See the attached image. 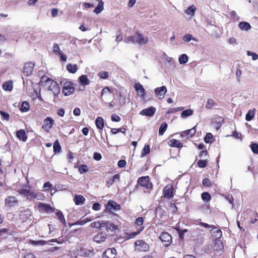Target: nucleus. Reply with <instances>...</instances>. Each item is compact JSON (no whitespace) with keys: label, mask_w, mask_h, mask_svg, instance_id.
Wrapping results in <instances>:
<instances>
[{"label":"nucleus","mask_w":258,"mask_h":258,"mask_svg":"<svg viewBox=\"0 0 258 258\" xmlns=\"http://www.w3.org/2000/svg\"><path fill=\"white\" fill-rule=\"evenodd\" d=\"M92 228L98 229L100 232L93 237V241L97 243L104 242L107 237V233H114L118 229L117 226L108 220H98L92 222L90 224Z\"/></svg>","instance_id":"1"},{"label":"nucleus","mask_w":258,"mask_h":258,"mask_svg":"<svg viewBox=\"0 0 258 258\" xmlns=\"http://www.w3.org/2000/svg\"><path fill=\"white\" fill-rule=\"evenodd\" d=\"M42 86L53 92L54 98L59 92V87L56 82L52 80L46 76H43L39 83Z\"/></svg>","instance_id":"2"},{"label":"nucleus","mask_w":258,"mask_h":258,"mask_svg":"<svg viewBox=\"0 0 258 258\" xmlns=\"http://www.w3.org/2000/svg\"><path fill=\"white\" fill-rule=\"evenodd\" d=\"M148 41V38L146 36H144L138 31L134 35L125 37L124 39V42L125 43L131 42L134 44L138 43L140 45L146 44Z\"/></svg>","instance_id":"3"},{"label":"nucleus","mask_w":258,"mask_h":258,"mask_svg":"<svg viewBox=\"0 0 258 258\" xmlns=\"http://www.w3.org/2000/svg\"><path fill=\"white\" fill-rule=\"evenodd\" d=\"M18 192L20 195H23L26 197L27 199L29 200L36 199L37 197V194L33 190L23 188L19 189Z\"/></svg>","instance_id":"4"},{"label":"nucleus","mask_w":258,"mask_h":258,"mask_svg":"<svg viewBox=\"0 0 258 258\" xmlns=\"http://www.w3.org/2000/svg\"><path fill=\"white\" fill-rule=\"evenodd\" d=\"M78 254L81 256L90 257L95 254V252L93 248L88 249L84 247H81L78 250Z\"/></svg>","instance_id":"5"},{"label":"nucleus","mask_w":258,"mask_h":258,"mask_svg":"<svg viewBox=\"0 0 258 258\" xmlns=\"http://www.w3.org/2000/svg\"><path fill=\"white\" fill-rule=\"evenodd\" d=\"M138 183L142 186L145 187L147 189H150L152 188V184L150 181L149 177L148 176L139 178Z\"/></svg>","instance_id":"6"},{"label":"nucleus","mask_w":258,"mask_h":258,"mask_svg":"<svg viewBox=\"0 0 258 258\" xmlns=\"http://www.w3.org/2000/svg\"><path fill=\"white\" fill-rule=\"evenodd\" d=\"M106 209L110 213H113L120 210V205L116 203L115 202L109 200L106 205Z\"/></svg>","instance_id":"7"},{"label":"nucleus","mask_w":258,"mask_h":258,"mask_svg":"<svg viewBox=\"0 0 258 258\" xmlns=\"http://www.w3.org/2000/svg\"><path fill=\"white\" fill-rule=\"evenodd\" d=\"M136 248L141 251H148L149 249V245L145 241L138 240L135 242Z\"/></svg>","instance_id":"8"},{"label":"nucleus","mask_w":258,"mask_h":258,"mask_svg":"<svg viewBox=\"0 0 258 258\" xmlns=\"http://www.w3.org/2000/svg\"><path fill=\"white\" fill-rule=\"evenodd\" d=\"M75 89L73 87V84L71 82H67L64 83L62 93L64 95L68 96L74 93Z\"/></svg>","instance_id":"9"},{"label":"nucleus","mask_w":258,"mask_h":258,"mask_svg":"<svg viewBox=\"0 0 258 258\" xmlns=\"http://www.w3.org/2000/svg\"><path fill=\"white\" fill-rule=\"evenodd\" d=\"M54 121L53 119L47 117L44 120V123L42 125V128L46 132H49V130L52 127Z\"/></svg>","instance_id":"10"},{"label":"nucleus","mask_w":258,"mask_h":258,"mask_svg":"<svg viewBox=\"0 0 258 258\" xmlns=\"http://www.w3.org/2000/svg\"><path fill=\"white\" fill-rule=\"evenodd\" d=\"M34 64L32 62L25 63L24 66L23 73L27 77L32 74Z\"/></svg>","instance_id":"11"},{"label":"nucleus","mask_w":258,"mask_h":258,"mask_svg":"<svg viewBox=\"0 0 258 258\" xmlns=\"http://www.w3.org/2000/svg\"><path fill=\"white\" fill-rule=\"evenodd\" d=\"M159 238L162 242L166 243L165 245H169L171 243L172 237L167 232H163L160 234Z\"/></svg>","instance_id":"12"},{"label":"nucleus","mask_w":258,"mask_h":258,"mask_svg":"<svg viewBox=\"0 0 258 258\" xmlns=\"http://www.w3.org/2000/svg\"><path fill=\"white\" fill-rule=\"evenodd\" d=\"M167 92L166 87L163 86L160 87H157L155 89V93L156 95L158 97L159 99H162L164 98L165 94Z\"/></svg>","instance_id":"13"},{"label":"nucleus","mask_w":258,"mask_h":258,"mask_svg":"<svg viewBox=\"0 0 258 258\" xmlns=\"http://www.w3.org/2000/svg\"><path fill=\"white\" fill-rule=\"evenodd\" d=\"M174 188L172 185L170 186H165L163 190V197L165 198L170 199L173 196Z\"/></svg>","instance_id":"14"},{"label":"nucleus","mask_w":258,"mask_h":258,"mask_svg":"<svg viewBox=\"0 0 258 258\" xmlns=\"http://www.w3.org/2000/svg\"><path fill=\"white\" fill-rule=\"evenodd\" d=\"M156 111V108L153 106L143 109L140 113L142 115L147 116H152L154 115Z\"/></svg>","instance_id":"15"},{"label":"nucleus","mask_w":258,"mask_h":258,"mask_svg":"<svg viewBox=\"0 0 258 258\" xmlns=\"http://www.w3.org/2000/svg\"><path fill=\"white\" fill-rule=\"evenodd\" d=\"M116 250L114 248H108L103 253V258H115Z\"/></svg>","instance_id":"16"},{"label":"nucleus","mask_w":258,"mask_h":258,"mask_svg":"<svg viewBox=\"0 0 258 258\" xmlns=\"http://www.w3.org/2000/svg\"><path fill=\"white\" fill-rule=\"evenodd\" d=\"M38 207L40 211L46 213H52L54 211V209L49 205L45 203H39Z\"/></svg>","instance_id":"17"},{"label":"nucleus","mask_w":258,"mask_h":258,"mask_svg":"<svg viewBox=\"0 0 258 258\" xmlns=\"http://www.w3.org/2000/svg\"><path fill=\"white\" fill-rule=\"evenodd\" d=\"M32 213L29 209L24 210L21 211L19 216L20 219L23 222L27 221L31 216Z\"/></svg>","instance_id":"18"},{"label":"nucleus","mask_w":258,"mask_h":258,"mask_svg":"<svg viewBox=\"0 0 258 258\" xmlns=\"http://www.w3.org/2000/svg\"><path fill=\"white\" fill-rule=\"evenodd\" d=\"M134 88L136 91L138 92V94L141 96L143 99L145 98V90L143 88V86L139 83H136L134 85Z\"/></svg>","instance_id":"19"},{"label":"nucleus","mask_w":258,"mask_h":258,"mask_svg":"<svg viewBox=\"0 0 258 258\" xmlns=\"http://www.w3.org/2000/svg\"><path fill=\"white\" fill-rule=\"evenodd\" d=\"M18 203V201L16 198L14 196L8 197L5 200V203L9 207H12L14 204H17Z\"/></svg>","instance_id":"20"},{"label":"nucleus","mask_w":258,"mask_h":258,"mask_svg":"<svg viewBox=\"0 0 258 258\" xmlns=\"http://www.w3.org/2000/svg\"><path fill=\"white\" fill-rule=\"evenodd\" d=\"M16 135L17 138L23 142H26L27 140L25 131L24 130H20L17 132Z\"/></svg>","instance_id":"21"},{"label":"nucleus","mask_w":258,"mask_h":258,"mask_svg":"<svg viewBox=\"0 0 258 258\" xmlns=\"http://www.w3.org/2000/svg\"><path fill=\"white\" fill-rule=\"evenodd\" d=\"M196 131L195 128L194 127L190 130H187L181 133V136L182 137H186V138L191 137L195 134Z\"/></svg>","instance_id":"22"},{"label":"nucleus","mask_w":258,"mask_h":258,"mask_svg":"<svg viewBox=\"0 0 258 258\" xmlns=\"http://www.w3.org/2000/svg\"><path fill=\"white\" fill-rule=\"evenodd\" d=\"M211 233L212 236L217 240L220 238L222 235L221 230L216 228L215 227L211 230Z\"/></svg>","instance_id":"23"},{"label":"nucleus","mask_w":258,"mask_h":258,"mask_svg":"<svg viewBox=\"0 0 258 258\" xmlns=\"http://www.w3.org/2000/svg\"><path fill=\"white\" fill-rule=\"evenodd\" d=\"M74 201L76 205H82L85 201V198L82 195H76Z\"/></svg>","instance_id":"24"},{"label":"nucleus","mask_w":258,"mask_h":258,"mask_svg":"<svg viewBox=\"0 0 258 258\" xmlns=\"http://www.w3.org/2000/svg\"><path fill=\"white\" fill-rule=\"evenodd\" d=\"M104 2L102 0L99 1L97 7L93 10V12L96 14L100 13L104 9Z\"/></svg>","instance_id":"25"},{"label":"nucleus","mask_w":258,"mask_h":258,"mask_svg":"<svg viewBox=\"0 0 258 258\" xmlns=\"http://www.w3.org/2000/svg\"><path fill=\"white\" fill-rule=\"evenodd\" d=\"M92 220V219L90 218H84V217L81 218L79 220L76 221L75 223L73 224V225H84L86 223L90 222Z\"/></svg>","instance_id":"26"},{"label":"nucleus","mask_w":258,"mask_h":258,"mask_svg":"<svg viewBox=\"0 0 258 258\" xmlns=\"http://www.w3.org/2000/svg\"><path fill=\"white\" fill-rule=\"evenodd\" d=\"M223 247L224 246L223 243L221 240L218 239L215 241L214 247V250L215 251L219 252L223 249Z\"/></svg>","instance_id":"27"},{"label":"nucleus","mask_w":258,"mask_h":258,"mask_svg":"<svg viewBox=\"0 0 258 258\" xmlns=\"http://www.w3.org/2000/svg\"><path fill=\"white\" fill-rule=\"evenodd\" d=\"M96 127L100 130H102L104 127V120L101 117H98L95 120Z\"/></svg>","instance_id":"28"},{"label":"nucleus","mask_w":258,"mask_h":258,"mask_svg":"<svg viewBox=\"0 0 258 258\" xmlns=\"http://www.w3.org/2000/svg\"><path fill=\"white\" fill-rule=\"evenodd\" d=\"M238 26L240 29L245 31H248L251 28L250 25L246 22H240Z\"/></svg>","instance_id":"29"},{"label":"nucleus","mask_w":258,"mask_h":258,"mask_svg":"<svg viewBox=\"0 0 258 258\" xmlns=\"http://www.w3.org/2000/svg\"><path fill=\"white\" fill-rule=\"evenodd\" d=\"M79 81L83 85H88L90 83V80L86 75H82L79 78Z\"/></svg>","instance_id":"30"},{"label":"nucleus","mask_w":258,"mask_h":258,"mask_svg":"<svg viewBox=\"0 0 258 258\" xmlns=\"http://www.w3.org/2000/svg\"><path fill=\"white\" fill-rule=\"evenodd\" d=\"M3 88L6 91H10L13 89V82L11 81L6 82L3 85Z\"/></svg>","instance_id":"31"},{"label":"nucleus","mask_w":258,"mask_h":258,"mask_svg":"<svg viewBox=\"0 0 258 258\" xmlns=\"http://www.w3.org/2000/svg\"><path fill=\"white\" fill-rule=\"evenodd\" d=\"M170 146L172 147H178L181 148L182 147V144L178 140L176 139H172L170 141Z\"/></svg>","instance_id":"32"},{"label":"nucleus","mask_w":258,"mask_h":258,"mask_svg":"<svg viewBox=\"0 0 258 258\" xmlns=\"http://www.w3.org/2000/svg\"><path fill=\"white\" fill-rule=\"evenodd\" d=\"M193 114V110L191 109H186L183 110L181 113V117L182 118H186L192 115Z\"/></svg>","instance_id":"33"},{"label":"nucleus","mask_w":258,"mask_h":258,"mask_svg":"<svg viewBox=\"0 0 258 258\" xmlns=\"http://www.w3.org/2000/svg\"><path fill=\"white\" fill-rule=\"evenodd\" d=\"M29 103L26 101H24L22 103L20 109L22 112H26L29 110Z\"/></svg>","instance_id":"34"},{"label":"nucleus","mask_w":258,"mask_h":258,"mask_svg":"<svg viewBox=\"0 0 258 258\" xmlns=\"http://www.w3.org/2000/svg\"><path fill=\"white\" fill-rule=\"evenodd\" d=\"M68 71L71 73H75L78 70L77 64H72L71 63L68 64L67 66Z\"/></svg>","instance_id":"35"},{"label":"nucleus","mask_w":258,"mask_h":258,"mask_svg":"<svg viewBox=\"0 0 258 258\" xmlns=\"http://www.w3.org/2000/svg\"><path fill=\"white\" fill-rule=\"evenodd\" d=\"M53 148L54 153H57L60 152L61 148L58 140H56L54 142Z\"/></svg>","instance_id":"36"},{"label":"nucleus","mask_w":258,"mask_h":258,"mask_svg":"<svg viewBox=\"0 0 258 258\" xmlns=\"http://www.w3.org/2000/svg\"><path fill=\"white\" fill-rule=\"evenodd\" d=\"M196 11V8L194 5H192L187 8V9L185 11V13L188 15L194 16Z\"/></svg>","instance_id":"37"},{"label":"nucleus","mask_w":258,"mask_h":258,"mask_svg":"<svg viewBox=\"0 0 258 258\" xmlns=\"http://www.w3.org/2000/svg\"><path fill=\"white\" fill-rule=\"evenodd\" d=\"M167 124L166 122L162 123L159 130V135L160 136H162L167 128Z\"/></svg>","instance_id":"38"},{"label":"nucleus","mask_w":258,"mask_h":258,"mask_svg":"<svg viewBox=\"0 0 258 258\" xmlns=\"http://www.w3.org/2000/svg\"><path fill=\"white\" fill-rule=\"evenodd\" d=\"M188 57L185 54H181L178 59L179 62L180 64H184L188 61Z\"/></svg>","instance_id":"39"},{"label":"nucleus","mask_w":258,"mask_h":258,"mask_svg":"<svg viewBox=\"0 0 258 258\" xmlns=\"http://www.w3.org/2000/svg\"><path fill=\"white\" fill-rule=\"evenodd\" d=\"M29 243L34 246L44 245L46 244V242L43 240L38 241L31 240H30Z\"/></svg>","instance_id":"40"},{"label":"nucleus","mask_w":258,"mask_h":258,"mask_svg":"<svg viewBox=\"0 0 258 258\" xmlns=\"http://www.w3.org/2000/svg\"><path fill=\"white\" fill-rule=\"evenodd\" d=\"M55 214L57 217L58 219H59V221L63 223V224H66V220L62 214V213L60 211H58L55 213Z\"/></svg>","instance_id":"41"},{"label":"nucleus","mask_w":258,"mask_h":258,"mask_svg":"<svg viewBox=\"0 0 258 258\" xmlns=\"http://www.w3.org/2000/svg\"><path fill=\"white\" fill-rule=\"evenodd\" d=\"M191 40L196 42L198 41L196 38L193 37L190 34H186L183 37V40L185 42H188Z\"/></svg>","instance_id":"42"},{"label":"nucleus","mask_w":258,"mask_h":258,"mask_svg":"<svg viewBox=\"0 0 258 258\" xmlns=\"http://www.w3.org/2000/svg\"><path fill=\"white\" fill-rule=\"evenodd\" d=\"M216 103L213 99H208L206 103V107L208 109H211L215 106Z\"/></svg>","instance_id":"43"},{"label":"nucleus","mask_w":258,"mask_h":258,"mask_svg":"<svg viewBox=\"0 0 258 258\" xmlns=\"http://www.w3.org/2000/svg\"><path fill=\"white\" fill-rule=\"evenodd\" d=\"M254 111L249 110L246 114L245 119L247 121H250L254 117Z\"/></svg>","instance_id":"44"},{"label":"nucleus","mask_w":258,"mask_h":258,"mask_svg":"<svg viewBox=\"0 0 258 258\" xmlns=\"http://www.w3.org/2000/svg\"><path fill=\"white\" fill-rule=\"evenodd\" d=\"M250 147L254 154H258V144L251 143L250 145Z\"/></svg>","instance_id":"45"},{"label":"nucleus","mask_w":258,"mask_h":258,"mask_svg":"<svg viewBox=\"0 0 258 258\" xmlns=\"http://www.w3.org/2000/svg\"><path fill=\"white\" fill-rule=\"evenodd\" d=\"M201 197H202V200L206 202H208V201H210V200L211 199V195L208 192H204L202 193Z\"/></svg>","instance_id":"46"},{"label":"nucleus","mask_w":258,"mask_h":258,"mask_svg":"<svg viewBox=\"0 0 258 258\" xmlns=\"http://www.w3.org/2000/svg\"><path fill=\"white\" fill-rule=\"evenodd\" d=\"M89 169L88 166L86 165H81L79 167V171L80 173L83 174L84 173H86L88 171Z\"/></svg>","instance_id":"47"},{"label":"nucleus","mask_w":258,"mask_h":258,"mask_svg":"<svg viewBox=\"0 0 258 258\" xmlns=\"http://www.w3.org/2000/svg\"><path fill=\"white\" fill-rule=\"evenodd\" d=\"M150 146L148 145H145L142 151V157L146 156L147 154L150 153Z\"/></svg>","instance_id":"48"},{"label":"nucleus","mask_w":258,"mask_h":258,"mask_svg":"<svg viewBox=\"0 0 258 258\" xmlns=\"http://www.w3.org/2000/svg\"><path fill=\"white\" fill-rule=\"evenodd\" d=\"M98 76L101 79H106L108 78L109 75L107 72L104 71L99 72L98 73Z\"/></svg>","instance_id":"49"},{"label":"nucleus","mask_w":258,"mask_h":258,"mask_svg":"<svg viewBox=\"0 0 258 258\" xmlns=\"http://www.w3.org/2000/svg\"><path fill=\"white\" fill-rule=\"evenodd\" d=\"M202 183L204 186L210 187L211 186V183L209 178H205L203 179Z\"/></svg>","instance_id":"50"},{"label":"nucleus","mask_w":258,"mask_h":258,"mask_svg":"<svg viewBox=\"0 0 258 258\" xmlns=\"http://www.w3.org/2000/svg\"><path fill=\"white\" fill-rule=\"evenodd\" d=\"M0 114L2 116V117H3V119L7 120V121H8L9 120L10 115L8 113H7L4 111L1 110Z\"/></svg>","instance_id":"51"},{"label":"nucleus","mask_w":258,"mask_h":258,"mask_svg":"<svg viewBox=\"0 0 258 258\" xmlns=\"http://www.w3.org/2000/svg\"><path fill=\"white\" fill-rule=\"evenodd\" d=\"M247 54L248 56H252V58L253 60H255L258 59V55L254 52H251L250 51H247Z\"/></svg>","instance_id":"52"},{"label":"nucleus","mask_w":258,"mask_h":258,"mask_svg":"<svg viewBox=\"0 0 258 258\" xmlns=\"http://www.w3.org/2000/svg\"><path fill=\"white\" fill-rule=\"evenodd\" d=\"M207 162L206 160H200L198 162V165L200 168H204L207 166Z\"/></svg>","instance_id":"53"},{"label":"nucleus","mask_w":258,"mask_h":258,"mask_svg":"<svg viewBox=\"0 0 258 258\" xmlns=\"http://www.w3.org/2000/svg\"><path fill=\"white\" fill-rule=\"evenodd\" d=\"M213 137V135L211 133H207L205 138H204V141L206 143H209L211 142L210 140Z\"/></svg>","instance_id":"54"},{"label":"nucleus","mask_w":258,"mask_h":258,"mask_svg":"<svg viewBox=\"0 0 258 258\" xmlns=\"http://www.w3.org/2000/svg\"><path fill=\"white\" fill-rule=\"evenodd\" d=\"M119 101L121 105H124L125 103V97L121 93L119 94Z\"/></svg>","instance_id":"55"},{"label":"nucleus","mask_w":258,"mask_h":258,"mask_svg":"<svg viewBox=\"0 0 258 258\" xmlns=\"http://www.w3.org/2000/svg\"><path fill=\"white\" fill-rule=\"evenodd\" d=\"M53 51L54 52H58V54H61L62 51L60 50L59 47L57 44H54L53 46Z\"/></svg>","instance_id":"56"},{"label":"nucleus","mask_w":258,"mask_h":258,"mask_svg":"<svg viewBox=\"0 0 258 258\" xmlns=\"http://www.w3.org/2000/svg\"><path fill=\"white\" fill-rule=\"evenodd\" d=\"M187 230L186 229H184V230L178 229V230L179 236V238L180 239H183L184 233H186L187 232Z\"/></svg>","instance_id":"57"},{"label":"nucleus","mask_w":258,"mask_h":258,"mask_svg":"<svg viewBox=\"0 0 258 258\" xmlns=\"http://www.w3.org/2000/svg\"><path fill=\"white\" fill-rule=\"evenodd\" d=\"M101 205L98 203H95L93 205L92 209L94 211H99L100 210Z\"/></svg>","instance_id":"58"},{"label":"nucleus","mask_w":258,"mask_h":258,"mask_svg":"<svg viewBox=\"0 0 258 258\" xmlns=\"http://www.w3.org/2000/svg\"><path fill=\"white\" fill-rule=\"evenodd\" d=\"M111 120L114 122H118L120 120V117L116 114H113L111 116Z\"/></svg>","instance_id":"59"},{"label":"nucleus","mask_w":258,"mask_h":258,"mask_svg":"<svg viewBox=\"0 0 258 258\" xmlns=\"http://www.w3.org/2000/svg\"><path fill=\"white\" fill-rule=\"evenodd\" d=\"M144 220L143 218L141 217H138L136 220L135 223L137 225L141 226L143 224Z\"/></svg>","instance_id":"60"},{"label":"nucleus","mask_w":258,"mask_h":258,"mask_svg":"<svg viewBox=\"0 0 258 258\" xmlns=\"http://www.w3.org/2000/svg\"><path fill=\"white\" fill-rule=\"evenodd\" d=\"M94 159L96 161H100L101 159V155L97 152H95L93 155Z\"/></svg>","instance_id":"61"},{"label":"nucleus","mask_w":258,"mask_h":258,"mask_svg":"<svg viewBox=\"0 0 258 258\" xmlns=\"http://www.w3.org/2000/svg\"><path fill=\"white\" fill-rule=\"evenodd\" d=\"M126 161L124 160H120L118 161L117 165L120 168L124 167L126 165Z\"/></svg>","instance_id":"62"},{"label":"nucleus","mask_w":258,"mask_h":258,"mask_svg":"<svg viewBox=\"0 0 258 258\" xmlns=\"http://www.w3.org/2000/svg\"><path fill=\"white\" fill-rule=\"evenodd\" d=\"M141 230L137 232H131L129 233L128 235L130 238H135L137 235H138Z\"/></svg>","instance_id":"63"},{"label":"nucleus","mask_w":258,"mask_h":258,"mask_svg":"<svg viewBox=\"0 0 258 258\" xmlns=\"http://www.w3.org/2000/svg\"><path fill=\"white\" fill-rule=\"evenodd\" d=\"M231 17L236 20H238L239 19L238 16L237 15L236 13L234 11H232L230 13Z\"/></svg>","instance_id":"64"}]
</instances>
